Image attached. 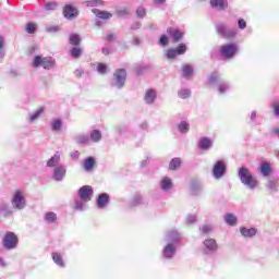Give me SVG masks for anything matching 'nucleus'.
I'll use <instances>...</instances> for the list:
<instances>
[{
    "mask_svg": "<svg viewBox=\"0 0 279 279\" xmlns=\"http://www.w3.org/2000/svg\"><path fill=\"white\" fill-rule=\"evenodd\" d=\"M143 203V196L136 194L135 196H133L132 201H131V206H138V204Z\"/></svg>",
    "mask_w": 279,
    "mask_h": 279,
    "instance_id": "603ef678",
    "label": "nucleus"
},
{
    "mask_svg": "<svg viewBox=\"0 0 279 279\" xmlns=\"http://www.w3.org/2000/svg\"><path fill=\"white\" fill-rule=\"evenodd\" d=\"M36 29H38V25H36V23L34 22H29L26 25V32L27 34H35Z\"/></svg>",
    "mask_w": 279,
    "mask_h": 279,
    "instance_id": "49530a36",
    "label": "nucleus"
},
{
    "mask_svg": "<svg viewBox=\"0 0 279 279\" xmlns=\"http://www.w3.org/2000/svg\"><path fill=\"white\" fill-rule=\"evenodd\" d=\"M148 69L149 66L146 64H138L135 66V73L136 75H143Z\"/></svg>",
    "mask_w": 279,
    "mask_h": 279,
    "instance_id": "c03bdc74",
    "label": "nucleus"
},
{
    "mask_svg": "<svg viewBox=\"0 0 279 279\" xmlns=\"http://www.w3.org/2000/svg\"><path fill=\"white\" fill-rule=\"evenodd\" d=\"M167 34L172 38V43H180L182 36H184V33H181L180 29L173 27H169Z\"/></svg>",
    "mask_w": 279,
    "mask_h": 279,
    "instance_id": "6ab92c4d",
    "label": "nucleus"
},
{
    "mask_svg": "<svg viewBox=\"0 0 279 279\" xmlns=\"http://www.w3.org/2000/svg\"><path fill=\"white\" fill-rule=\"evenodd\" d=\"M240 232L242 234V236H244L245 239H252V236H256V228H241Z\"/></svg>",
    "mask_w": 279,
    "mask_h": 279,
    "instance_id": "c85d7f7f",
    "label": "nucleus"
},
{
    "mask_svg": "<svg viewBox=\"0 0 279 279\" xmlns=\"http://www.w3.org/2000/svg\"><path fill=\"white\" fill-rule=\"evenodd\" d=\"M2 245L5 247V250H15V247L19 245V238L14 232H7L2 240Z\"/></svg>",
    "mask_w": 279,
    "mask_h": 279,
    "instance_id": "0eeeda50",
    "label": "nucleus"
},
{
    "mask_svg": "<svg viewBox=\"0 0 279 279\" xmlns=\"http://www.w3.org/2000/svg\"><path fill=\"white\" fill-rule=\"evenodd\" d=\"M186 221H187V223H195L197 221V216L190 215V216H187Z\"/></svg>",
    "mask_w": 279,
    "mask_h": 279,
    "instance_id": "0e129e2a",
    "label": "nucleus"
},
{
    "mask_svg": "<svg viewBox=\"0 0 279 279\" xmlns=\"http://www.w3.org/2000/svg\"><path fill=\"white\" fill-rule=\"evenodd\" d=\"M174 51H177V56H184V53H186V45L180 44L177 48H174Z\"/></svg>",
    "mask_w": 279,
    "mask_h": 279,
    "instance_id": "09e8293b",
    "label": "nucleus"
},
{
    "mask_svg": "<svg viewBox=\"0 0 279 279\" xmlns=\"http://www.w3.org/2000/svg\"><path fill=\"white\" fill-rule=\"evenodd\" d=\"M226 171H227V167H226V162L222 160H218L211 170L213 173V178L215 180H221V178H223V175H226Z\"/></svg>",
    "mask_w": 279,
    "mask_h": 279,
    "instance_id": "6e6552de",
    "label": "nucleus"
},
{
    "mask_svg": "<svg viewBox=\"0 0 279 279\" xmlns=\"http://www.w3.org/2000/svg\"><path fill=\"white\" fill-rule=\"evenodd\" d=\"M159 186L163 193H169L173 190V181L169 177H163L159 182Z\"/></svg>",
    "mask_w": 279,
    "mask_h": 279,
    "instance_id": "a211bd4d",
    "label": "nucleus"
},
{
    "mask_svg": "<svg viewBox=\"0 0 279 279\" xmlns=\"http://www.w3.org/2000/svg\"><path fill=\"white\" fill-rule=\"evenodd\" d=\"M216 32L220 38H234L236 28H230L225 22H218L215 25Z\"/></svg>",
    "mask_w": 279,
    "mask_h": 279,
    "instance_id": "423d86ee",
    "label": "nucleus"
},
{
    "mask_svg": "<svg viewBox=\"0 0 279 279\" xmlns=\"http://www.w3.org/2000/svg\"><path fill=\"white\" fill-rule=\"evenodd\" d=\"M178 95L181 99H189V97H191V89L189 88L180 89Z\"/></svg>",
    "mask_w": 279,
    "mask_h": 279,
    "instance_id": "37998d69",
    "label": "nucleus"
},
{
    "mask_svg": "<svg viewBox=\"0 0 279 279\" xmlns=\"http://www.w3.org/2000/svg\"><path fill=\"white\" fill-rule=\"evenodd\" d=\"M217 86L218 93H220V95H225V93H228V90H230V83L228 82L220 81Z\"/></svg>",
    "mask_w": 279,
    "mask_h": 279,
    "instance_id": "473e14b6",
    "label": "nucleus"
},
{
    "mask_svg": "<svg viewBox=\"0 0 279 279\" xmlns=\"http://www.w3.org/2000/svg\"><path fill=\"white\" fill-rule=\"evenodd\" d=\"M83 169H84V171H86L87 173H90V171H93V169H95V157H87V158L84 160Z\"/></svg>",
    "mask_w": 279,
    "mask_h": 279,
    "instance_id": "a878e982",
    "label": "nucleus"
},
{
    "mask_svg": "<svg viewBox=\"0 0 279 279\" xmlns=\"http://www.w3.org/2000/svg\"><path fill=\"white\" fill-rule=\"evenodd\" d=\"M128 78V72L125 69H118L113 73V77L111 80V86L113 88H118L119 90L125 86V80Z\"/></svg>",
    "mask_w": 279,
    "mask_h": 279,
    "instance_id": "20e7f679",
    "label": "nucleus"
},
{
    "mask_svg": "<svg viewBox=\"0 0 279 279\" xmlns=\"http://www.w3.org/2000/svg\"><path fill=\"white\" fill-rule=\"evenodd\" d=\"M117 39V35L116 34H109L106 36V40L108 43H112V40H116Z\"/></svg>",
    "mask_w": 279,
    "mask_h": 279,
    "instance_id": "69168bd1",
    "label": "nucleus"
},
{
    "mask_svg": "<svg viewBox=\"0 0 279 279\" xmlns=\"http://www.w3.org/2000/svg\"><path fill=\"white\" fill-rule=\"evenodd\" d=\"M88 201H84L82 198L75 201L74 209L80 210L81 213L88 208Z\"/></svg>",
    "mask_w": 279,
    "mask_h": 279,
    "instance_id": "7c9ffc66",
    "label": "nucleus"
},
{
    "mask_svg": "<svg viewBox=\"0 0 279 279\" xmlns=\"http://www.w3.org/2000/svg\"><path fill=\"white\" fill-rule=\"evenodd\" d=\"M238 178L240 179V182L246 186V189H250V191H254L258 187V180H256V177H254L248 168H239Z\"/></svg>",
    "mask_w": 279,
    "mask_h": 279,
    "instance_id": "f257e3e1",
    "label": "nucleus"
},
{
    "mask_svg": "<svg viewBox=\"0 0 279 279\" xmlns=\"http://www.w3.org/2000/svg\"><path fill=\"white\" fill-rule=\"evenodd\" d=\"M60 151H56L54 155L47 161L46 167L49 169H56V167H60Z\"/></svg>",
    "mask_w": 279,
    "mask_h": 279,
    "instance_id": "4be33fe9",
    "label": "nucleus"
},
{
    "mask_svg": "<svg viewBox=\"0 0 279 279\" xmlns=\"http://www.w3.org/2000/svg\"><path fill=\"white\" fill-rule=\"evenodd\" d=\"M131 29H141V23L136 22L131 25Z\"/></svg>",
    "mask_w": 279,
    "mask_h": 279,
    "instance_id": "774afa93",
    "label": "nucleus"
},
{
    "mask_svg": "<svg viewBox=\"0 0 279 279\" xmlns=\"http://www.w3.org/2000/svg\"><path fill=\"white\" fill-rule=\"evenodd\" d=\"M258 171L263 178H269V175H271V163L263 161L258 167Z\"/></svg>",
    "mask_w": 279,
    "mask_h": 279,
    "instance_id": "412c9836",
    "label": "nucleus"
},
{
    "mask_svg": "<svg viewBox=\"0 0 279 279\" xmlns=\"http://www.w3.org/2000/svg\"><path fill=\"white\" fill-rule=\"evenodd\" d=\"M33 66L34 69L41 66L46 71H51V69H56V59L53 57L35 56Z\"/></svg>",
    "mask_w": 279,
    "mask_h": 279,
    "instance_id": "7ed1b4c3",
    "label": "nucleus"
},
{
    "mask_svg": "<svg viewBox=\"0 0 279 279\" xmlns=\"http://www.w3.org/2000/svg\"><path fill=\"white\" fill-rule=\"evenodd\" d=\"M158 97V93L156 89H146L144 95V102L146 106H154L156 104V99Z\"/></svg>",
    "mask_w": 279,
    "mask_h": 279,
    "instance_id": "dca6fc26",
    "label": "nucleus"
},
{
    "mask_svg": "<svg viewBox=\"0 0 279 279\" xmlns=\"http://www.w3.org/2000/svg\"><path fill=\"white\" fill-rule=\"evenodd\" d=\"M166 243H173V245H177L180 243L182 240V234L178 232V230L172 229L166 233Z\"/></svg>",
    "mask_w": 279,
    "mask_h": 279,
    "instance_id": "ddd939ff",
    "label": "nucleus"
},
{
    "mask_svg": "<svg viewBox=\"0 0 279 279\" xmlns=\"http://www.w3.org/2000/svg\"><path fill=\"white\" fill-rule=\"evenodd\" d=\"M159 45H161V47H167V45H169V37H167V35H161Z\"/></svg>",
    "mask_w": 279,
    "mask_h": 279,
    "instance_id": "bf43d9fd",
    "label": "nucleus"
},
{
    "mask_svg": "<svg viewBox=\"0 0 279 279\" xmlns=\"http://www.w3.org/2000/svg\"><path fill=\"white\" fill-rule=\"evenodd\" d=\"M210 5L214 10L226 12V10H228V0H210Z\"/></svg>",
    "mask_w": 279,
    "mask_h": 279,
    "instance_id": "aec40b11",
    "label": "nucleus"
},
{
    "mask_svg": "<svg viewBox=\"0 0 279 279\" xmlns=\"http://www.w3.org/2000/svg\"><path fill=\"white\" fill-rule=\"evenodd\" d=\"M136 14L138 19H145V15L147 14V11L143 7H138L136 10Z\"/></svg>",
    "mask_w": 279,
    "mask_h": 279,
    "instance_id": "4d7b16f0",
    "label": "nucleus"
},
{
    "mask_svg": "<svg viewBox=\"0 0 279 279\" xmlns=\"http://www.w3.org/2000/svg\"><path fill=\"white\" fill-rule=\"evenodd\" d=\"M43 112H45V107H40L37 110H35L34 112L29 113L28 122L34 123V122L38 121L40 119V117L43 116Z\"/></svg>",
    "mask_w": 279,
    "mask_h": 279,
    "instance_id": "b1692460",
    "label": "nucleus"
},
{
    "mask_svg": "<svg viewBox=\"0 0 279 279\" xmlns=\"http://www.w3.org/2000/svg\"><path fill=\"white\" fill-rule=\"evenodd\" d=\"M236 216H234V214H226L225 215V223H227V226H236Z\"/></svg>",
    "mask_w": 279,
    "mask_h": 279,
    "instance_id": "f704fd0d",
    "label": "nucleus"
},
{
    "mask_svg": "<svg viewBox=\"0 0 279 279\" xmlns=\"http://www.w3.org/2000/svg\"><path fill=\"white\" fill-rule=\"evenodd\" d=\"M0 213L3 217H12L14 215V211L7 202H0Z\"/></svg>",
    "mask_w": 279,
    "mask_h": 279,
    "instance_id": "5701e85b",
    "label": "nucleus"
},
{
    "mask_svg": "<svg viewBox=\"0 0 279 279\" xmlns=\"http://www.w3.org/2000/svg\"><path fill=\"white\" fill-rule=\"evenodd\" d=\"M181 165H182V159L175 157V158L171 159V161L169 163V169L171 171H175V169H180Z\"/></svg>",
    "mask_w": 279,
    "mask_h": 279,
    "instance_id": "58836bf2",
    "label": "nucleus"
},
{
    "mask_svg": "<svg viewBox=\"0 0 279 279\" xmlns=\"http://www.w3.org/2000/svg\"><path fill=\"white\" fill-rule=\"evenodd\" d=\"M116 132H118V134H125V132H128V128L125 125H118L116 128Z\"/></svg>",
    "mask_w": 279,
    "mask_h": 279,
    "instance_id": "052dcab7",
    "label": "nucleus"
},
{
    "mask_svg": "<svg viewBox=\"0 0 279 279\" xmlns=\"http://www.w3.org/2000/svg\"><path fill=\"white\" fill-rule=\"evenodd\" d=\"M166 56H167L168 60H173L178 56V52L175 51V48L168 49L166 52Z\"/></svg>",
    "mask_w": 279,
    "mask_h": 279,
    "instance_id": "5fc2aeb1",
    "label": "nucleus"
},
{
    "mask_svg": "<svg viewBox=\"0 0 279 279\" xmlns=\"http://www.w3.org/2000/svg\"><path fill=\"white\" fill-rule=\"evenodd\" d=\"M238 27H239V29H245V27H247V23L245 22V20L239 19L238 20Z\"/></svg>",
    "mask_w": 279,
    "mask_h": 279,
    "instance_id": "680f3d73",
    "label": "nucleus"
},
{
    "mask_svg": "<svg viewBox=\"0 0 279 279\" xmlns=\"http://www.w3.org/2000/svg\"><path fill=\"white\" fill-rule=\"evenodd\" d=\"M77 145H90V137L86 134H80L74 137Z\"/></svg>",
    "mask_w": 279,
    "mask_h": 279,
    "instance_id": "bb28decb",
    "label": "nucleus"
},
{
    "mask_svg": "<svg viewBox=\"0 0 279 279\" xmlns=\"http://www.w3.org/2000/svg\"><path fill=\"white\" fill-rule=\"evenodd\" d=\"M175 252H178V245L167 242L162 248V256L167 260H171L175 256Z\"/></svg>",
    "mask_w": 279,
    "mask_h": 279,
    "instance_id": "9b49d317",
    "label": "nucleus"
},
{
    "mask_svg": "<svg viewBox=\"0 0 279 279\" xmlns=\"http://www.w3.org/2000/svg\"><path fill=\"white\" fill-rule=\"evenodd\" d=\"M270 108L272 109L274 117H276L277 119H279V101L272 102V104L270 105Z\"/></svg>",
    "mask_w": 279,
    "mask_h": 279,
    "instance_id": "864d4df0",
    "label": "nucleus"
},
{
    "mask_svg": "<svg viewBox=\"0 0 279 279\" xmlns=\"http://www.w3.org/2000/svg\"><path fill=\"white\" fill-rule=\"evenodd\" d=\"M77 194L80 199H84L85 202H90V199H93V186L83 185L82 187H80Z\"/></svg>",
    "mask_w": 279,
    "mask_h": 279,
    "instance_id": "4468645a",
    "label": "nucleus"
},
{
    "mask_svg": "<svg viewBox=\"0 0 279 279\" xmlns=\"http://www.w3.org/2000/svg\"><path fill=\"white\" fill-rule=\"evenodd\" d=\"M50 128L52 132H60L62 130V120L61 119H54L50 123Z\"/></svg>",
    "mask_w": 279,
    "mask_h": 279,
    "instance_id": "e433bc0d",
    "label": "nucleus"
},
{
    "mask_svg": "<svg viewBox=\"0 0 279 279\" xmlns=\"http://www.w3.org/2000/svg\"><path fill=\"white\" fill-rule=\"evenodd\" d=\"M202 234H210L213 232V227L210 225H204L201 228Z\"/></svg>",
    "mask_w": 279,
    "mask_h": 279,
    "instance_id": "6e6d98bb",
    "label": "nucleus"
},
{
    "mask_svg": "<svg viewBox=\"0 0 279 279\" xmlns=\"http://www.w3.org/2000/svg\"><path fill=\"white\" fill-rule=\"evenodd\" d=\"M267 189L269 191H271L272 193H277V191H278V183H276V181L269 179L268 180V184H267Z\"/></svg>",
    "mask_w": 279,
    "mask_h": 279,
    "instance_id": "a18cd8bd",
    "label": "nucleus"
},
{
    "mask_svg": "<svg viewBox=\"0 0 279 279\" xmlns=\"http://www.w3.org/2000/svg\"><path fill=\"white\" fill-rule=\"evenodd\" d=\"M178 130H179L180 134H187V132L191 130V125L186 121H181L178 124Z\"/></svg>",
    "mask_w": 279,
    "mask_h": 279,
    "instance_id": "c9c22d12",
    "label": "nucleus"
},
{
    "mask_svg": "<svg viewBox=\"0 0 279 279\" xmlns=\"http://www.w3.org/2000/svg\"><path fill=\"white\" fill-rule=\"evenodd\" d=\"M11 206L13 210H25L27 208V198L23 190H16L11 197Z\"/></svg>",
    "mask_w": 279,
    "mask_h": 279,
    "instance_id": "f03ea898",
    "label": "nucleus"
},
{
    "mask_svg": "<svg viewBox=\"0 0 279 279\" xmlns=\"http://www.w3.org/2000/svg\"><path fill=\"white\" fill-rule=\"evenodd\" d=\"M217 252V241L215 239H206L203 242V254L210 255Z\"/></svg>",
    "mask_w": 279,
    "mask_h": 279,
    "instance_id": "9d476101",
    "label": "nucleus"
},
{
    "mask_svg": "<svg viewBox=\"0 0 279 279\" xmlns=\"http://www.w3.org/2000/svg\"><path fill=\"white\" fill-rule=\"evenodd\" d=\"M85 8H97L99 5V0H82Z\"/></svg>",
    "mask_w": 279,
    "mask_h": 279,
    "instance_id": "79ce46f5",
    "label": "nucleus"
},
{
    "mask_svg": "<svg viewBox=\"0 0 279 279\" xmlns=\"http://www.w3.org/2000/svg\"><path fill=\"white\" fill-rule=\"evenodd\" d=\"M182 76L185 80H191L193 77V65L191 64H185L182 66Z\"/></svg>",
    "mask_w": 279,
    "mask_h": 279,
    "instance_id": "c756f323",
    "label": "nucleus"
},
{
    "mask_svg": "<svg viewBox=\"0 0 279 279\" xmlns=\"http://www.w3.org/2000/svg\"><path fill=\"white\" fill-rule=\"evenodd\" d=\"M70 158H72V160H80V150L72 151Z\"/></svg>",
    "mask_w": 279,
    "mask_h": 279,
    "instance_id": "e2e57ef3",
    "label": "nucleus"
},
{
    "mask_svg": "<svg viewBox=\"0 0 279 279\" xmlns=\"http://www.w3.org/2000/svg\"><path fill=\"white\" fill-rule=\"evenodd\" d=\"M214 142L210 140V137H202L198 143L197 147L198 149H202V151H208L209 149H213Z\"/></svg>",
    "mask_w": 279,
    "mask_h": 279,
    "instance_id": "f3484780",
    "label": "nucleus"
},
{
    "mask_svg": "<svg viewBox=\"0 0 279 279\" xmlns=\"http://www.w3.org/2000/svg\"><path fill=\"white\" fill-rule=\"evenodd\" d=\"M102 137L104 135L101 134V131H99L98 129L93 130L89 134L90 143H99Z\"/></svg>",
    "mask_w": 279,
    "mask_h": 279,
    "instance_id": "cd10ccee",
    "label": "nucleus"
},
{
    "mask_svg": "<svg viewBox=\"0 0 279 279\" xmlns=\"http://www.w3.org/2000/svg\"><path fill=\"white\" fill-rule=\"evenodd\" d=\"M57 220H58V216L56 215V213L48 211V213L45 215V221H46L47 223H56Z\"/></svg>",
    "mask_w": 279,
    "mask_h": 279,
    "instance_id": "ea45409f",
    "label": "nucleus"
},
{
    "mask_svg": "<svg viewBox=\"0 0 279 279\" xmlns=\"http://www.w3.org/2000/svg\"><path fill=\"white\" fill-rule=\"evenodd\" d=\"M78 15H80V11L77 10V8L71 4H66L63 8V16L68 21H74V19H77Z\"/></svg>",
    "mask_w": 279,
    "mask_h": 279,
    "instance_id": "f8f14e48",
    "label": "nucleus"
},
{
    "mask_svg": "<svg viewBox=\"0 0 279 279\" xmlns=\"http://www.w3.org/2000/svg\"><path fill=\"white\" fill-rule=\"evenodd\" d=\"M93 14L97 16V19H102V21H108V19H112V13L108 11H100L99 9H93Z\"/></svg>",
    "mask_w": 279,
    "mask_h": 279,
    "instance_id": "393cba45",
    "label": "nucleus"
},
{
    "mask_svg": "<svg viewBox=\"0 0 279 279\" xmlns=\"http://www.w3.org/2000/svg\"><path fill=\"white\" fill-rule=\"evenodd\" d=\"M239 51V46L236 44H225L219 48V54L223 60H232Z\"/></svg>",
    "mask_w": 279,
    "mask_h": 279,
    "instance_id": "39448f33",
    "label": "nucleus"
},
{
    "mask_svg": "<svg viewBox=\"0 0 279 279\" xmlns=\"http://www.w3.org/2000/svg\"><path fill=\"white\" fill-rule=\"evenodd\" d=\"M52 260L58 265V267H65L64 259L60 253H52Z\"/></svg>",
    "mask_w": 279,
    "mask_h": 279,
    "instance_id": "4c0bfd02",
    "label": "nucleus"
},
{
    "mask_svg": "<svg viewBox=\"0 0 279 279\" xmlns=\"http://www.w3.org/2000/svg\"><path fill=\"white\" fill-rule=\"evenodd\" d=\"M64 178H66V166L59 165L54 167L52 170V180H54V182H62Z\"/></svg>",
    "mask_w": 279,
    "mask_h": 279,
    "instance_id": "1a4fd4ad",
    "label": "nucleus"
},
{
    "mask_svg": "<svg viewBox=\"0 0 279 279\" xmlns=\"http://www.w3.org/2000/svg\"><path fill=\"white\" fill-rule=\"evenodd\" d=\"M129 14H130V8H128V7H124V8H121V9L117 10V15L118 16H129Z\"/></svg>",
    "mask_w": 279,
    "mask_h": 279,
    "instance_id": "3c124183",
    "label": "nucleus"
},
{
    "mask_svg": "<svg viewBox=\"0 0 279 279\" xmlns=\"http://www.w3.org/2000/svg\"><path fill=\"white\" fill-rule=\"evenodd\" d=\"M250 124L253 126L260 125V122H258V112L256 110H253L251 114L248 116Z\"/></svg>",
    "mask_w": 279,
    "mask_h": 279,
    "instance_id": "72a5a7b5",
    "label": "nucleus"
},
{
    "mask_svg": "<svg viewBox=\"0 0 279 279\" xmlns=\"http://www.w3.org/2000/svg\"><path fill=\"white\" fill-rule=\"evenodd\" d=\"M70 53H71L72 58H80V56H82V48L73 47L70 50Z\"/></svg>",
    "mask_w": 279,
    "mask_h": 279,
    "instance_id": "8fccbe9b",
    "label": "nucleus"
},
{
    "mask_svg": "<svg viewBox=\"0 0 279 279\" xmlns=\"http://www.w3.org/2000/svg\"><path fill=\"white\" fill-rule=\"evenodd\" d=\"M220 82H221V77L217 72L211 73L208 77L209 86H215V84H217L218 86Z\"/></svg>",
    "mask_w": 279,
    "mask_h": 279,
    "instance_id": "2f4dec72",
    "label": "nucleus"
},
{
    "mask_svg": "<svg viewBox=\"0 0 279 279\" xmlns=\"http://www.w3.org/2000/svg\"><path fill=\"white\" fill-rule=\"evenodd\" d=\"M74 75H75V77H82V75H84V70H82V69L75 70Z\"/></svg>",
    "mask_w": 279,
    "mask_h": 279,
    "instance_id": "338daca9",
    "label": "nucleus"
},
{
    "mask_svg": "<svg viewBox=\"0 0 279 279\" xmlns=\"http://www.w3.org/2000/svg\"><path fill=\"white\" fill-rule=\"evenodd\" d=\"M108 204H110V194L108 193H101L96 198V206L99 210L108 208Z\"/></svg>",
    "mask_w": 279,
    "mask_h": 279,
    "instance_id": "2eb2a0df",
    "label": "nucleus"
},
{
    "mask_svg": "<svg viewBox=\"0 0 279 279\" xmlns=\"http://www.w3.org/2000/svg\"><path fill=\"white\" fill-rule=\"evenodd\" d=\"M69 40H70V45H73L74 47L80 46V43H82V39L77 34H71Z\"/></svg>",
    "mask_w": 279,
    "mask_h": 279,
    "instance_id": "a19ab883",
    "label": "nucleus"
},
{
    "mask_svg": "<svg viewBox=\"0 0 279 279\" xmlns=\"http://www.w3.org/2000/svg\"><path fill=\"white\" fill-rule=\"evenodd\" d=\"M108 70V65L104 64V63H99L97 66V71L98 73H100L101 75H106V71Z\"/></svg>",
    "mask_w": 279,
    "mask_h": 279,
    "instance_id": "13d9d810",
    "label": "nucleus"
},
{
    "mask_svg": "<svg viewBox=\"0 0 279 279\" xmlns=\"http://www.w3.org/2000/svg\"><path fill=\"white\" fill-rule=\"evenodd\" d=\"M58 9V4L57 2H47L44 7V10H46V12H53V10Z\"/></svg>",
    "mask_w": 279,
    "mask_h": 279,
    "instance_id": "de8ad7c7",
    "label": "nucleus"
}]
</instances>
